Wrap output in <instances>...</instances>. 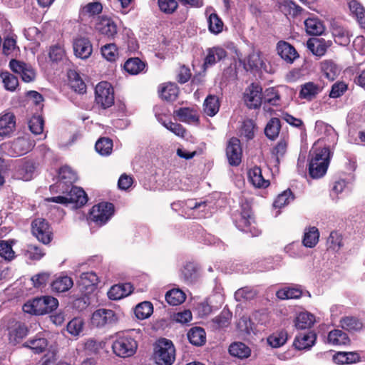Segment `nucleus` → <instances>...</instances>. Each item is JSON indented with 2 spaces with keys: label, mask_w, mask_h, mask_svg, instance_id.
Wrapping results in <instances>:
<instances>
[{
  "label": "nucleus",
  "mask_w": 365,
  "mask_h": 365,
  "mask_svg": "<svg viewBox=\"0 0 365 365\" xmlns=\"http://www.w3.org/2000/svg\"><path fill=\"white\" fill-rule=\"evenodd\" d=\"M330 151L327 147L312 148L309 153V173L312 178L323 177L328 169Z\"/></svg>",
  "instance_id": "nucleus-1"
},
{
  "label": "nucleus",
  "mask_w": 365,
  "mask_h": 365,
  "mask_svg": "<svg viewBox=\"0 0 365 365\" xmlns=\"http://www.w3.org/2000/svg\"><path fill=\"white\" fill-rule=\"evenodd\" d=\"M135 330L118 334L113 341L112 349L113 353L122 358L133 356L138 348V344L133 336Z\"/></svg>",
  "instance_id": "nucleus-2"
},
{
  "label": "nucleus",
  "mask_w": 365,
  "mask_h": 365,
  "mask_svg": "<svg viewBox=\"0 0 365 365\" xmlns=\"http://www.w3.org/2000/svg\"><path fill=\"white\" fill-rule=\"evenodd\" d=\"M58 302L51 296L35 298L24 304V312L35 315H42L51 312L57 308Z\"/></svg>",
  "instance_id": "nucleus-3"
},
{
  "label": "nucleus",
  "mask_w": 365,
  "mask_h": 365,
  "mask_svg": "<svg viewBox=\"0 0 365 365\" xmlns=\"http://www.w3.org/2000/svg\"><path fill=\"white\" fill-rule=\"evenodd\" d=\"M175 359V349L171 341L160 339L155 346V360L158 365H172Z\"/></svg>",
  "instance_id": "nucleus-4"
},
{
  "label": "nucleus",
  "mask_w": 365,
  "mask_h": 365,
  "mask_svg": "<svg viewBox=\"0 0 365 365\" xmlns=\"http://www.w3.org/2000/svg\"><path fill=\"white\" fill-rule=\"evenodd\" d=\"M96 103L106 109L114 103V91L111 84L107 81L98 83L95 88Z\"/></svg>",
  "instance_id": "nucleus-5"
},
{
  "label": "nucleus",
  "mask_w": 365,
  "mask_h": 365,
  "mask_svg": "<svg viewBox=\"0 0 365 365\" xmlns=\"http://www.w3.org/2000/svg\"><path fill=\"white\" fill-rule=\"evenodd\" d=\"M114 213V207L109 202H101L94 205L90 212V218L96 225H105Z\"/></svg>",
  "instance_id": "nucleus-6"
},
{
  "label": "nucleus",
  "mask_w": 365,
  "mask_h": 365,
  "mask_svg": "<svg viewBox=\"0 0 365 365\" xmlns=\"http://www.w3.org/2000/svg\"><path fill=\"white\" fill-rule=\"evenodd\" d=\"M237 227L245 232H250L252 236H257L260 232L255 228V219L248 205L242 207L238 219L236 220Z\"/></svg>",
  "instance_id": "nucleus-7"
},
{
  "label": "nucleus",
  "mask_w": 365,
  "mask_h": 365,
  "mask_svg": "<svg viewBox=\"0 0 365 365\" xmlns=\"http://www.w3.org/2000/svg\"><path fill=\"white\" fill-rule=\"evenodd\" d=\"M118 320V314L113 310L108 309H97L91 317V323L98 327L115 324Z\"/></svg>",
  "instance_id": "nucleus-8"
},
{
  "label": "nucleus",
  "mask_w": 365,
  "mask_h": 365,
  "mask_svg": "<svg viewBox=\"0 0 365 365\" xmlns=\"http://www.w3.org/2000/svg\"><path fill=\"white\" fill-rule=\"evenodd\" d=\"M33 235L43 244H48L51 240L52 232L46 220L38 218L33 221L32 225Z\"/></svg>",
  "instance_id": "nucleus-9"
},
{
  "label": "nucleus",
  "mask_w": 365,
  "mask_h": 365,
  "mask_svg": "<svg viewBox=\"0 0 365 365\" xmlns=\"http://www.w3.org/2000/svg\"><path fill=\"white\" fill-rule=\"evenodd\" d=\"M262 88L252 83L245 92V102L250 108H257L262 103Z\"/></svg>",
  "instance_id": "nucleus-10"
},
{
  "label": "nucleus",
  "mask_w": 365,
  "mask_h": 365,
  "mask_svg": "<svg viewBox=\"0 0 365 365\" xmlns=\"http://www.w3.org/2000/svg\"><path fill=\"white\" fill-rule=\"evenodd\" d=\"M9 66L14 73L21 76L24 82L29 83L35 79L36 73L31 66L13 59L10 61Z\"/></svg>",
  "instance_id": "nucleus-11"
},
{
  "label": "nucleus",
  "mask_w": 365,
  "mask_h": 365,
  "mask_svg": "<svg viewBox=\"0 0 365 365\" xmlns=\"http://www.w3.org/2000/svg\"><path fill=\"white\" fill-rule=\"evenodd\" d=\"M226 155L230 165H238L241 163L242 150L239 139L237 138L230 139L226 148Z\"/></svg>",
  "instance_id": "nucleus-12"
},
{
  "label": "nucleus",
  "mask_w": 365,
  "mask_h": 365,
  "mask_svg": "<svg viewBox=\"0 0 365 365\" xmlns=\"http://www.w3.org/2000/svg\"><path fill=\"white\" fill-rule=\"evenodd\" d=\"M68 189V187L63 190V192H66L68 204L71 205L73 208L82 207L87 202V195L82 188L72 186L69 191Z\"/></svg>",
  "instance_id": "nucleus-13"
},
{
  "label": "nucleus",
  "mask_w": 365,
  "mask_h": 365,
  "mask_svg": "<svg viewBox=\"0 0 365 365\" xmlns=\"http://www.w3.org/2000/svg\"><path fill=\"white\" fill-rule=\"evenodd\" d=\"M96 30L110 39H113L118 33L116 23L107 16H101L96 25Z\"/></svg>",
  "instance_id": "nucleus-14"
},
{
  "label": "nucleus",
  "mask_w": 365,
  "mask_h": 365,
  "mask_svg": "<svg viewBox=\"0 0 365 365\" xmlns=\"http://www.w3.org/2000/svg\"><path fill=\"white\" fill-rule=\"evenodd\" d=\"M35 143L29 136L25 135L14 140L11 144V155H23L34 147Z\"/></svg>",
  "instance_id": "nucleus-15"
},
{
  "label": "nucleus",
  "mask_w": 365,
  "mask_h": 365,
  "mask_svg": "<svg viewBox=\"0 0 365 365\" xmlns=\"http://www.w3.org/2000/svg\"><path fill=\"white\" fill-rule=\"evenodd\" d=\"M73 46L76 56L81 59L90 57L93 51L92 44L86 37H78L74 39Z\"/></svg>",
  "instance_id": "nucleus-16"
},
{
  "label": "nucleus",
  "mask_w": 365,
  "mask_h": 365,
  "mask_svg": "<svg viewBox=\"0 0 365 365\" xmlns=\"http://www.w3.org/2000/svg\"><path fill=\"white\" fill-rule=\"evenodd\" d=\"M98 282L99 278L96 272H87L80 275L78 283L82 291L91 293L96 289Z\"/></svg>",
  "instance_id": "nucleus-17"
},
{
  "label": "nucleus",
  "mask_w": 365,
  "mask_h": 365,
  "mask_svg": "<svg viewBox=\"0 0 365 365\" xmlns=\"http://www.w3.org/2000/svg\"><path fill=\"white\" fill-rule=\"evenodd\" d=\"M16 128V117L11 112L0 114V136H9Z\"/></svg>",
  "instance_id": "nucleus-18"
},
{
  "label": "nucleus",
  "mask_w": 365,
  "mask_h": 365,
  "mask_svg": "<svg viewBox=\"0 0 365 365\" xmlns=\"http://www.w3.org/2000/svg\"><path fill=\"white\" fill-rule=\"evenodd\" d=\"M9 340L10 343H19L28 334L27 327L21 322H14L8 328Z\"/></svg>",
  "instance_id": "nucleus-19"
},
{
  "label": "nucleus",
  "mask_w": 365,
  "mask_h": 365,
  "mask_svg": "<svg viewBox=\"0 0 365 365\" xmlns=\"http://www.w3.org/2000/svg\"><path fill=\"white\" fill-rule=\"evenodd\" d=\"M277 51L280 57L288 63H292L299 57L294 47L284 41L277 43Z\"/></svg>",
  "instance_id": "nucleus-20"
},
{
  "label": "nucleus",
  "mask_w": 365,
  "mask_h": 365,
  "mask_svg": "<svg viewBox=\"0 0 365 365\" xmlns=\"http://www.w3.org/2000/svg\"><path fill=\"white\" fill-rule=\"evenodd\" d=\"M316 339L317 335L312 331L300 333L296 336L293 344L298 350H308L314 345Z\"/></svg>",
  "instance_id": "nucleus-21"
},
{
  "label": "nucleus",
  "mask_w": 365,
  "mask_h": 365,
  "mask_svg": "<svg viewBox=\"0 0 365 365\" xmlns=\"http://www.w3.org/2000/svg\"><path fill=\"white\" fill-rule=\"evenodd\" d=\"M133 286L130 283L118 284L112 286L108 292V297L112 300H118L130 294Z\"/></svg>",
  "instance_id": "nucleus-22"
},
{
  "label": "nucleus",
  "mask_w": 365,
  "mask_h": 365,
  "mask_svg": "<svg viewBox=\"0 0 365 365\" xmlns=\"http://www.w3.org/2000/svg\"><path fill=\"white\" fill-rule=\"evenodd\" d=\"M249 182L255 187L266 188L269 185V182L265 180L262 174L259 167L255 166L247 172Z\"/></svg>",
  "instance_id": "nucleus-23"
},
{
  "label": "nucleus",
  "mask_w": 365,
  "mask_h": 365,
  "mask_svg": "<svg viewBox=\"0 0 365 365\" xmlns=\"http://www.w3.org/2000/svg\"><path fill=\"white\" fill-rule=\"evenodd\" d=\"M58 187L61 190L64 189L65 186L68 187L71 185L77 180V175L74 170H73L68 166H63L61 168L58 173Z\"/></svg>",
  "instance_id": "nucleus-24"
},
{
  "label": "nucleus",
  "mask_w": 365,
  "mask_h": 365,
  "mask_svg": "<svg viewBox=\"0 0 365 365\" xmlns=\"http://www.w3.org/2000/svg\"><path fill=\"white\" fill-rule=\"evenodd\" d=\"M207 16L209 31L214 34H218L223 30L224 24L219 16L214 12L212 8H207L205 11Z\"/></svg>",
  "instance_id": "nucleus-25"
},
{
  "label": "nucleus",
  "mask_w": 365,
  "mask_h": 365,
  "mask_svg": "<svg viewBox=\"0 0 365 365\" xmlns=\"http://www.w3.org/2000/svg\"><path fill=\"white\" fill-rule=\"evenodd\" d=\"M73 285L71 277L67 275H59L51 283V289L54 292L61 293L68 291Z\"/></svg>",
  "instance_id": "nucleus-26"
},
{
  "label": "nucleus",
  "mask_w": 365,
  "mask_h": 365,
  "mask_svg": "<svg viewBox=\"0 0 365 365\" xmlns=\"http://www.w3.org/2000/svg\"><path fill=\"white\" fill-rule=\"evenodd\" d=\"M332 359L336 364H350L358 362L360 356L354 351H339L333 355Z\"/></svg>",
  "instance_id": "nucleus-27"
},
{
  "label": "nucleus",
  "mask_w": 365,
  "mask_h": 365,
  "mask_svg": "<svg viewBox=\"0 0 365 365\" xmlns=\"http://www.w3.org/2000/svg\"><path fill=\"white\" fill-rule=\"evenodd\" d=\"M229 353L234 357L242 359L250 356L251 349L242 342H234L229 346Z\"/></svg>",
  "instance_id": "nucleus-28"
},
{
  "label": "nucleus",
  "mask_w": 365,
  "mask_h": 365,
  "mask_svg": "<svg viewBox=\"0 0 365 365\" xmlns=\"http://www.w3.org/2000/svg\"><path fill=\"white\" fill-rule=\"evenodd\" d=\"M321 92V88L318 84L313 82H307L301 86L299 97L303 99L311 101Z\"/></svg>",
  "instance_id": "nucleus-29"
},
{
  "label": "nucleus",
  "mask_w": 365,
  "mask_h": 365,
  "mask_svg": "<svg viewBox=\"0 0 365 365\" xmlns=\"http://www.w3.org/2000/svg\"><path fill=\"white\" fill-rule=\"evenodd\" d=\"M226 56L225 49L220 47L210 48L205 59L204 66L208 67L214 65Z\"/></svg>",
  "instance_id": "nucleus-30"
},
{
  "label": "nucleus",
  "mask_w": 365,
  "mask_h": 365,
  "mask_svg": "<svg viewBox=\"0 0 365 365\" xmlns=\"http://www.w3.org/2000/svg\"><path fill=\"white\" fill-rule=\"evenodd\" d=\"M123 68L129 74L138 75L145 70V63L138 58H130L125 62Z\"/></svg>",
  "instance_id": "nucleus-31"
},
{
  "label": "nucleus",
  "mask_w": 365,
  "mask_h": 365,
  "mask_svg": "<svg viewBox=\"0 0 365 365\" xmlns=\"http://www.w3.org/2000/svg\"><path fill=\"white\" fill-rule=\"evenodd\" d=\"M159 93L161 98L168 101H173L178 96L179 89L175 83H168L161 86Z\"/></svg>",
  "instance_id": "nucleus-32"
},
{
  "label": "nucleus",
  "mask_w": 365,
  "mask_h": 365,
  "mask_svg": "<svg viewBox=\"0 0 365 365\" xmlns=\"http://www.w3.org/2000/svg\"><path fill=\"white\" fill-rule=\"evenodd\" d=\"M329 43L324 39H310L307 41V47L317 56H322L327 52Z\"/></svg>",
  "instance_id": "nucleus-33"
},
{
  "label": "nucleus",
  "mask_w": 365,
  "mask_h": 365,
  "mask_svg": "<svg viewBox=\"0 0 365 365\" xmlns=\"http://www.w3.org/2000/svg\"><path fill=\"white\" fill-rule=\"evenodd\" d=\"M304 26L307 33L312 36L321 35L324 30L322 23L314 17L308 18L304 21Z\"/></svg>",
  "instance_id": "nucleus-34"
},
{
  "label": "nucleus",
  "mask_w": 365,
  "mask_h": 365,
  "mask_svg": "<svg viewBox=\"0 0 365 365\" xmlns=\"http://www.w3.org/2000/svg\"><path fill=\"white\" fill-rule=\"evenodd\" d=\"M319 232L317 227H311L305 229L302 240L303 245L306 247L312 248L318 243Z\"/></svg>",
  "instance_id": "nucleus-35"
},
{
  "label": "nucleus",
  "mask_w": 365,
  "mask_h": 365,
  "mask_svg": "<svg viewBox=\"0 0 365 365\" xmlns=\"http://www.w3.org/2000/svg\"><path fill=\"white\" fill-rule=\"evenodd\" d=\"M219 99L216 96H208L203 103V110L206 115L212 117L215 115L220 109Z\"/></svg>",
  "instance_id": "nucleus-36"
},
{
  "label": "nucleus",
  "mask_w": 365,
  "mask_h": 365,
  "mask_svg": "<svg viewBox=\"0 0 365 365\" xmlns=\"http://www.w3.org/2000/svg\"><path fill=\"white\" fill-rule=\"evenodd\" d=\"M329 344L334 346L346 345L349 343L347 334L341 330L334 329L331 331L327 336Z\"/></svg>",
  "instance_id": "nucleus-37"
},
{
  "label": "nucleus",
  "mask_w": 365,
  "mask_h": 365,
  "mask_svg": "<svg viewBox=\"0 0 365 365\" xmlns=\"http://www.w3.org/2000/svg\"><path fill=\"white\" fill-rule=\"evenodd\" d=\"M314 130L319 135L329 138L331 142L337 140V134L334 128L322 120L316 122Z\"/></svg>",
  "instance_id": "nucleus-38"
},
{
  "label": "nucleus",
  "mask_w": 365,
  "mask_h": 365,
  "mask_svg": "<svg viewBox=\"0 0 365 365\" xmlns=\"http://www.w3.org/2000/svg\"><path fill=\"white\" fill-rule=\"evenodd\" d=\"M280 98L277 91L274 88H269L265 90L262 95V102H264V110L270 112V108H267V104L277 106L279 103Z\"/></svg>",
  "instance_id": "nucleus-39"
},
{
  "label": "nucleus",
  "mask_w": 365,
  "mask_h": 365,
  "mask_svg": "<svg viewBox=\"0 0 365 365\" xmlns=\"http://www.w3.org/2000/svg\"><path fill=\"white\" fill-rule=\"evenodd\" d=\"M179 120L185 123H196L198 121V115L196 110L190 108H181L175 112Z\"/></svg>",
  "instance_id": "nucleus-40"
},
{
  "label": "nucleus",
  "mask_w": 365,
  "mask_h": 365,
  "mask_svg": "<svg viewBox=\"0 0 365 365\" xmlns=\"http://www.w3.org/2000/svg\"><path fill=\"white\" fill-rule=\"evenodd\" d=\"M187 338L193 345L202 346L206 341L205 331L201 327H193L187 332Z\"/></svg>",
  "instance_id": "nucleus-41"
},
{
  "label": "nucleus",
  "mask_w": 365,
  "mask_h": 365,
  "mask_svg": "<svg viewBox=\"0 0 365 365\" xmlns=\"http://www.w3.org/2000/svg\"><path fill=\"white\" fill-rule=\"evenodd\" d=\"M302 294V290L299 287H285L276 293L279 299H299Z\"/></svg>",
  "instance_id": "nucleus-42"
},
{
  "label": "nucleus",
  "mask_w": 365,
  "mask_h": 365,
  "mask_svg": "<svg viewBox=\"0 0 365 365\" xmlns=\"http://www.w3.org/2000/svg\"><path fill=\"white\" fill-rule=\"evenodd\" d=\"M47 345V340L44 337L37 335L34 338L28 340L24 346L31 349L34 353L39 354L46 350Z\"/></svg>",
  "instance_id": "nucleus-43"
},
{
  "label": "nucleus",
  "mask_w": 365,
  "mask_h": 365,
  "mask_svg": "<svg viewBox=\"0 0 365 365\" xmlns=\"http://www.w3.org/2000/svg\"><path fill=\"white\" fill-rule=\"evenodd\" d=\"M321 71L329 81H334L340 72L339 68L331 61H322L321 63Z\"/></svg>",
  "instance_id": "nucleus-44"
},
{
  "label": "nucleus",
  "mask_w": 365,
  "mask_h": 365,
  "mask_svg": "<svg viewBox=\"0 0 365 365\" xmlns=\"http://www.w3.org/2000/svg\"><path fill=\"white\" fill-rule=\"evenodd\" d=\"M351 13L356 19L361 27H365V9L357 1L353 0L349 3Z\"/></svg>",
  "instance_id": "nucleus-45"
},
{
  "label": "nucleus",
  "mask_w": 365,
  "mask_h": 365,
  "mask_svg": "<svg viewBox=\"0 0 365 365\" xmlns=\"http://www.w3.org/2000/svg\"><path fill=\"white\" fill-rule=\"evenodd\" d=\"M315 322V317L309 312H301L295 320V326L297 329H305L311 327Z\"/></svg>",
  "instance_id": "nucleus-46"
},
{
  "label": "nucleus",
  "mask_w": 365,
  "mask_h": 365,
  "mask_svg": "<svg viewBox=\"0 0 365 365\" xmlns=\"http://www.w3.org/2000/svg\"><path fill=\"white\" fill-rule=\"evenodd\" d=\"M35 166L32 162H26L19 166L17 169V178L24 181L30 180L33 178Z\"/></svg>",
  "instance_id": "nucleus-47"
},
{
  "label": "nucleus",
  "mask_w": 365,
  "mask_h": 365,
  "mask_svg": "<svg viewBox=\"0 0 365 365\" xmlns=\"http://www.w3.org/2000/svg\"><path fill=\"white\" fill-rule=\"evenodd\" d=\"M280 128L281 125L279 119L277 118H272L267 123L264 128V133L268 138L274 140L278 136Z\"/></svg>",
  "instance_id": "nucleus-48"
},
{
  "label": "nucleus",
  "mask_w": 365,
  "mask_h": 365,
  "mask_svg": "<svg viewBox=\"0 0 365 365\" xmlns=\"http://www.w3.org/2000/svg\"><path fill=\"white\" fill-rule=\"evenodd\" d=\"M165 299L169 304L177 306L185 300V294L179 289H173L166 293Z\"/></svg>",
  "instance_id": "nucleus-49"
},
{
  "label": "nucleus",
  "mask_w": 365,
  "mask_h": 365,
  "mask_svg": "<svg viewBox=\"0 0 365 365\" xmlns=\"http://www.w3.org/2000/svg\"><path fill=\"white\" fill-rule=\"evenodd\" d=\"M287 340V334L284 331L273 333L267 339V344L272 348H279L283 346Z\"/></svg>",
  "instance_id": "nucleus-50"
},
{
  "label": "nucleus",
  "mask_w": 365,
  "mask_h": 365,
  "mask_svg": "<svg viewBox=\"0 0 365 365\" xmlns=\"http://www.w3.org/2000/svg\"><path fill=\"white\" fill-rule=\"evenodd\" d=\"M333 35L335 42L341 46H347L351 41V35L348 30L344 28L334 29Z\"/></svg>",
  "instance_id": "nucleus-51"
},
{
  "label": "nucleus",
  "mask_w": 365,
  "mask_h": 365,
  "mask_svg": "<svg viewBox=\"0 0 365 365\" xmlns=\"http://www.w3.org/2000/svg\"><path fill=\"white\" fill-rule=\"evenodd\" d=\"M84 328V321L80 317H75L67 324V331L73 336H79Z\"/></svg>",
  "instance_id": "nucleus-52"
},
{
  "label": "nucleus",
  "mask_w": 365,
  "mask_h": 365,
  "mask_svg": "<svg viewBox=\"0 0 365 365\" xmlns=\"http://www.w3.org/2000/svg\"><path fill=\"white\" fill-rule=\"evenodd\" d=\"M153 312V307L150 302H143L138 304L135 309V314L139 319L148 318Z\"/></svg>",
  "instance_id": "nucleus-53"
},
{
  "label": "nucleus",
  "mask_w": 365,
  "mask_h": 365,
  "mask_svg": "<svg viewBox=\"0 0 365 365\" xmlns=\"http://www.w3.org/2000/svg\"><path fill=\"white\" fill-rule=\"evenodd\" d=\"M340 326L349 331H358L362 328V323L355 317H345L341 319Z\"/></svg>",
  "instance_id": "nucleus-54"
},
{
  "label": "nucleus",
  "mask_w": 365,
  "mask_h": 365,
  "mask_svg": "<svg viewBox=\"0 0 365 365\" xmlns=\"http://www.w3.org/2000/svg\"><path fill=\"white\" fill-rule=\"evenodd\" d=\"M95 148L101 155H108L113 149V142L107 138H100L96 143Z\"/></svg>",
  "instance_id": "nucleus-55"
},
{
  "label": "nucleus",
  "mask_w": 365,
  "mask_h": 365,
  "mask_svg": "<svg viewBox=\"0 0 365 365\" xmlns=\"http://www.w3.org/2000/svg\"><path fill=\"white\" fill-rule=\"evenodd\" d=\"M101 51L103 57L108 61H115L118 58V51L115 43L104 45Z\"/></svg>",
  "instance_id": "nucleus-56"
},
{
  "label": "nucleus",
  "mask_w": 365,
  "mask_h": 365,
  "mask_svg": "<svg viewBox=\"0 0 365 365\" xmlns=\"http://www.w3.org/2000/svg\"><path fill=\"white\" fill-rule=\"evenodd\" d=\"M0 257L6 261L15 258V252L12 249V242L0 240Z\"/></svg>",
  "instance_id": "nucleus-57"
},
{
  "label": "nucleus",
  "mask_w": 365,
  "mask_h": 365,
  "mask_svg": "<svg viewBox=\"0 0 365 365\" xmlns=\"http://www.w3.org/2000/svg\"><path fill=\"white\" fill-rule=\"evenodd\" d=\"M248 66L250 69H259L264 66V61L261 56L259 51H253L247 58V63L245 65L247 68Z\"/></svg>",
  "instance_id": "nucleus-58"
},
{
  "label": "nucleus",
  "mask_w": 365,
  "mask_h": 365,
  "mask_svg": "<svg viewBox=\"0 0 365 365\" xmlns=\"http://www.w3.org/2000/svg\"><path fill=\"white\" fill-rule=\"evenodd\" d=\"M0 76L6 90L15 91L19 85V81L16 76L7 71L1 72Z\"/></svg>",
  "instance_id": "nucleus-59"
},
{
  "label": "nucleus",
  "mask_w": 365,
  "mask_h": 365,
  "mask_svg": "<svg viewBox=\"0 0 365 365\" xmlns=\"http://www.w3.org/2000/svg\"><path fill=\"white\" fill-rule=\"evenodd\" d=\"M158 120L168 130L173 133L175 135L180 136V137H184L185 134V130L183 128V127L178 123H173L171 121H166L163 120L162 117L158 116Z\"/></svg>",
  "instance_id": "nucleus-60"
},
{
  "label": "nucleus",
  "mask_w": 365,
  "mask_h": 365,
  "mask_svg": "<svg viewBox=\"0 0 365 365\" xmlns=\"http://www.w3.org/2000/svg\"><path fill=\"white\" fill-rule=\"evenodd\" d=\"M257 294V291L249 287H245L237 290L235 293V298L237 301L251 300Z\"/></svg>",
  "instance_id": "nucleus-61"
},
{
  "label": "nucleus",
  "mask_w": 365,
  "mask_h": 365,
  "mask_svg": "<svg viewBox=\"0 0 365 365\" xmlns=\"http://www.w3.org/2000/svg\"><path fill=\"white\" fill-rule=\"evenodd\" d=\"M69 78L71 79V86L76 92L79 93H83L86 92V84L76 72H71L69 73Z\"/></svg>",
  "instance_id": "nucleus-62"
},
{
  "label": "nucleus",
  "mask_w": 365,
  "mask_h": 365,
  "mask_svg": "<svg viewBox=\"0 0 365 365\" xmlns=\"http://www.w3.org/2000/svg\"><path fill=\"white\" fill-rule=\"evenodd\" d=\"M294 199L293 195L290 190H287L279 194L274 202V207L275 208H282L287 205L289 204Z\"/></svg>",
  "instance_id": "nucleus-63"
},
{
  "label": "nucleus",
  "mask_w": 365,
  "mask_h": 365,
  "mask_svg": "<svg viewBox=\"0 0 365 365\" xmlns=\"http://www.w3.org/2000/svg\"><path fill=\"white\" fill-rule=\"evenodd\" d=\"M232 318V313L229 310H222V312L212 319V322L216 324L217 328L227 327Z\"/></svg>",
  "instance_id": "nucleus-64"
}]
</instances>
